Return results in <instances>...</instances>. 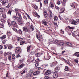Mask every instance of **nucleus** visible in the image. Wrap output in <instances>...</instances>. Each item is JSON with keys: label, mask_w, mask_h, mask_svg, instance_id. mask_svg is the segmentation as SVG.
<instances>
[{"label": "nucleus", "mask_w": 79, "mask_h": 79, "mask_svg": "<svg viewBox=\"0 0 79 79\" xmlns=\"http://www.w3.org/2000/svg\"><path fill=\"white\" fill-rule=\"evenodd\" d=\"M64 44H65L64 43L60 41H59V43L58 44V45L60 46H61L62 47H63L64 45Z\"/></svg>", "instance_id": "obj_6"}, {"label": "nucleus", "mask_w": 79, "mask_h": 79, "mask_svg": "<svg viewBox=\"0 0 79 79\" xmlns=\"http://www.w3.org/2000/svg\"><path fill=\"white\" fill-rule=\"evenodd\" d=\"M15 50L16 53H18V52L20 51V48L19 47H16L15 48Z\"/></svg>", "instance_id": "obj_3"}, {"label": "nucleus", "mask_w": 79, "mask_h": 79, "mask_svg": "<svg viewBox=\"0 0 79 79\" xmlns=\"http://www.w3.org/2000/svg\"><path fill=\"white\" fill-rule=\"evenodd\" d=\"M7 35H11V31H7Z\"/></svg>", "instance_id": "obj_47"}, {"label": "nucleus", "mask_w": 79, "mask_h": 79, "mask_svg": "<svg viewBox=\"0 0 79 79\" xmlns=\"http://www.w3.org/2000/svg\"><path fill=\"white\" fill-rule=\"evenodd\" d=\"M58 62L57 61L54 62L50 64V66L52 68H53L54 66H55L56 65H57Z\"/></svg>", "instance_id": "obj_1"}, {"label": "nucleus", "mask_w": 79, "mask_h": 79, "mask_svg": "<svg viewBox=\"0 0 79 79\" xmlns=\"http://www.w3.org/2000/svg\"><path fill=\"white\" fill-rule=\"evenodd\" d=\"M72 24H74V25H76L77 24V23L76 21L73 20L71 22Z\"/></svg>", "instance_id": "obj_20"}, {"label": "nucleus", "mask_w": 79, "mask_h": 79, "mask_svg": "<svg viewBox=\"0 0 79 79\" xmlns=\"http://www.w3.org/2000/svg\"><path fill=\"white\" fill-rule=\"evenodd\" d=\"M74 61H75V63H78V60H77V59H74Z\"/></svg>", "instance_id": "obj_52"}, {"label": "nucleus", "mask_w": 79, "mask_h": 79, "mask_svg": "<svg viewBox=\"0 0 79 79\" xmlns=\"http://www.w3.org/2000/svg\"><path fill=\"white\" fill-rule=\"evenodd\" d=\"M65 70L66 71H69V68L67 66H65Z\"/></svg>", "instance_id": "obj_40"}, {"label": "nucleus", "mask_w": 79, "mask_h": 79, "mask_svg": "<svg viewBox=\"0 0 79 79\" xmlns=\"http://www.w3.org/2000/svg\"><path fill=\"white\" fill-rule=\"evenodd\" d=\"M11 26L15 27L17 26V24L15 21H12L11 23Z\"/></svg>", "instance_id": "obj_2"}, {"label": "nucleus", "mask_w": 79, "mask_h": 79, "mask_svg": "<svg viewBox=\"0 0 79 79\" xmlns=\"http://www.w3.org/2000/svg\"><path fill=\"white\" fill-rule=\"evenodd\" d=\"M39 63L38 62L36 63V64H35V66L36 67H37L38 66H39Z\"/></svg>", "instance_id": "obj_49"}, {"label": "nucleus", "mask_w": 79, "mask_h": 79, "mask_svg": "<svg viewBox=\"0 0 79 79\" xmlns=\"http://www.w3.org/2000/svg\"><path fill=\"white\" fill-rule=\"evenodd\" d=\"M17 23L20 26H23V23L21 21L18 22Z\"/></svg>", "instance_id": "obj_21"}, {"label": "nucleus", "mask_w": 79, "mask_h": 79, "mask_svg": "<svg viewBox=\"0 0 79 79\" xmlns=\"http://www.w3.org/2000/svg\"><path fill=\"white\" fill-rule=\"evenodd\" d=\"M49 15H50L49 17L50 18H52L53 17V13H52V11H49Z\"/></svg>", "instance_id": "obj_14"}, {"label": "nucleus", "mask_w": 79, "mask_h": 79, "mask_svg": "<svg viewBox=\"0 0 79 79\" xmlns=\"http://www.w3.org/2000/svg\"><path fill=\"white\" fill-rule=\"evenodd\" d=\"M68 27L69 29H73L74 28V27H70V26H68Z\"/></svg>", "instance_id": "obj_42"}, {"label": "nucleus", "mask_w": 79, "mask_h": 79, "mask_svg": "<svg viewBox=\"0 0 79 79\" xmlns=\"http://www.w3.org/2000/svg\"><path fill=\"white\" fill-rule=\"evenodd\" d=\"M6 41H7V40H3V43L5 44V43L6 42Z\"/></svg>", "instance_id": "obj_64"}, {"label": "nucleus", "mask_w": 79, "mask_h": 79, "mask_svg": "<svg viewBox=\"0 0 79 79\" xmlns=\"http://www.w3.org/2000/svg\"><path fill=\"white\" fill-rule=\"evenodd\" d=\"M60 32L61 34H64V31H63V30H60Z\"/></svg>", "instance_id": "obj_60"}, {"label": "nucleus", "mask_w": 79, "mask_h": 79, "mask_svg": "<svg viewBox=\"0 0 79 79\" xmlns=\"http://www.w3.org/2000/svg\"><path fill=\"white\" fill-rule=\"evenodd\" d=\"M26 15H27V16L28 18L29 19H31V17H30V16H29V15H28L27 13H26Z\"/></svg>", "instance_id": "obj_54"}, {"label": "nucleus", "mask_w": 79, "mask_h": 79, "mask_svg": "<svg viewBox=\"0 0 79 79\" xmlns=\"http://www.w3.org/2000/svg\"><path fill=\"white\" fill-rule=\"evenodd\" d=\"M7 23H8V24L9 26H11V22L10 21V19H8L7 21Z\"/></svg>", "instance_id": "obj_30"}, {"label": "nucleus", "mask_w": 79, "mask_h": 79, "mask_svg": "<svg viewBox=\"0 0 79 79\" xmlns=\"http://www.w3.org/2000/svg\"><path fill=\"white\" fill-rule=\"evenodd\" d=\"M50 7H51V8H53V7H54V5H53V3L52 2L50 3Z\"/></svg>", "instance_id": "obj_38"}, {"label": "nucleus", "mask_w": 79, "mask_h": 79, "mask_svg": "<svg viewBox=\"0 0 79 79\" xmlns=\"http://www.w3.org/2000/svg\"><path fill=\"white\" fill-rule=\"evenodd\" d=\"M54 19L55 21H58V17L56 15L54 16Z\"/></svg>", "instance_id": "obj_28"}, {"label": "nucleus", "mask_w": 79, "mask_h": 79, "mask_svg": "<svg viewBox=\"0 0 79 79\" xmlns=\"http://www.w3.org/2000/svg\"><path fill=\"white\" fill-rule=\"evenodd\" d=\"M17 33L18 34H22V31L21 30H19L18 31H17Z\"/></svg>", "instance_id": "obj_31"}, {"label": "nucleus", "mask_w": 79, "mask_h": 79, "mask_svg": "<svg viewBox=\"0 0 79 79\" xmlns=\"http://www.w3.org/2000/svg\"><path fill=\"white\" fill-rule=\"evenodd\" d=\"M12 59H15V58H16V56H15L14 54H13L12 55Z\"/></svg>", "instance_id": "obj_50"}, {"label": "nucleus", "mask_w": 79, "mask_h": 79, "mask_svg": "<svg viewBox=\"0 0 79 79\" xmlns=\"http://www.w3.org/2000/svg\"><path fill=\"white\" fill-rule=\"evenodd\" d=\"M5 11V9L4 8H0V12L3 13Z\"/></svg>", "instance_id": "obj_15"}, {"label": "nucleus", "mask_w": 79, "mask_h": 79, "mask_svg": "<svg viewBox=\"0 0 79 79\" xmlns=\"http://www.w3.org/2000/svg\"><path fill=\"white\" fill-rule=\"evenodd\" d=\"M40 73V72L39 71H36L33 74L34 76H36V75H37L38 74Z\"/></svg>", "instance_id": "obj_16"}, {"label": "nucleus", "mask_w": 79, "mask_h": 79, "mask_svg": "<svg viewBox=\"0 0 79 79\" xmlns=\"http://www.w3.org/2000/svg\"><path fill=\"white\" fill-rule=\"evenodd\" d=\"M33 15L34 16H35V17H36V16H38L39 18L40 17V16L38 15V14L37 13H33Z\"/></svg>", "instance_id": "obj_23"}, {"label": "nucleus", "mask_w": 79, "mask_h": 79, "mask_svg": "<svg viewBox=\"0 0 79 79\" xmlns=\"http://www.w3.org/2000/svg\"><path fill=\"white\" fill-rule=\"evenodd\" d=\"M13 48V45H10L8 47V49H9V50H11V49Z\"/></svg>", "instance_id": "obj_39"}, {"label": "nucleus", "mask_w": 79, "mask_h": 79, "mask_svg": "<svg viewBox=\"0 0 79 79\" xmlns=\"http://www.w3.org/2000/svg\"><path fill=\"white\" fill-rule=\"evenodd\" d=\"M26 15H27V16L28 18L29 19H31V17H30V16H29V15H28L27 13H26Z\"/></svg>", "instance_id": "obj_55"}, {"label": "nucleus", "mask_w": 79, "mask_h": 79, "mask_svg": "<svg viewBox=\"0 0 79 79\" xmlns=\"http://www.w3.org/2000/svg\"><path fill=\"white\" fill-rule=\"evenodd\" d=\"M74 55L75 56H77V57H79V52H75L74 54Z\"/></svg>", "instance_id": "obj_25"}, {"label": "nucleus", "mask_w": 79, "mask_h": 79, "mask_svg": "<svg viewBox=\"0 0 79 79\" xmlns=\"http://www.w3.org/2000/svg\"><path fill=\"white\" fill-rule=\"evenodd\" d=\"M8 57L9 60L10 61H11V56H8Z\"/></svg>", "instance_id": "obj_44"}, {"label": "nucleus", "mask_w": 79, "mask_h": 79, "mask_svg": "<svg viewBox=\"0 0 79 79\" xmlns=\"http://www.w3.org/2000/svg\"><path fill=\"white\" fill-rule=\"evenodd\" d=\"M16 16L20 20H22V17H21V14L18 12H17L16 13Z\"/></svg>", "instance_id": "obj_4"}, {"label": "nucleus", "mask_w": 79, "mask_h": 79, "mask_svg": "<svg viewBox=\"0 0 79 79\" xmlns=\"http://www.w3.org/2000/svg\"><path fill=\"white\" fill-rule=\"evenodd\" d=\"M53 77H54V78H55V79H56V78H57L58 76V73H57V72H53Z\"/></svg>", "instance_id": "obj_5"}, {"label": "nucleus", "mask_w": 79, "mask_h": 79, "mask_svg": "<svg viewBox=\"0 0 79 79\" xmlns=\"http://www.w3.org/2000/svg\"><path fill=\"white\" fill-rule=\"evenodd\" d=\"M44 16L45 18H47V13L46 11H44Z\"/></svg>", "instance_id": "obj_24"}, {"label": "nucleus", "mask_w": 79, "mask_h": 79, "mask_svg": "<svg viewBox=\"0 0 79 79\" xmlns=\"http://www.w3.org/2000/svg\"><path fill=\"white\" fill-rule=\"evenodd\" d=\"M62 4L63 6H65L66 5V3L64 2H62Z\"/></svg>", "instance_id": "obj_53"}, {"label": "nucleus", "mask_w": 79, "mask_h": 79, "mask_svg": "<svg viewBox=\"0 0 79 79\" xmlns=\"http://www.w3.org/2000/svg\"><path fill=\"white\" fill-rule=\"evenodd\" d=\"M50 77L48 76H46L44 77V79H50Z\"/></svg>", "instance_id": "obj_37"}, {"label": "nucleus", "mask_w": 79, "mask_h": 79, "mask_svg": "<svg viewBox=\"0 0 79 79\" xmlns=\"http://www.w3.org/2000/svg\"><path fill=\"white\" fill-rule=\"evenodd\" d=\"M45 74H46V75H48V74H50L52 73V72L51 71V70H48L45 72Z\"/></svg>", "instance_id": "obj_9"}, {"label": "nucleus", "mask_w": 79, "mask_h": 79, "mask_svg": "<svg viewBox=\"0 0 79 79\" xmlns=\"http://www.w3.org/2000/svg\"><path fill=\"white\" fill-rule=\"evenodd\" d=\"M2 16L3 18H4V19H6V14H2Z\"/></svg>", "instance_id": "obj_27"}, {"label": "nucleus", "mask_w": 79, "mask_h": 79, "mask_svg": "<svg viewBox=\"0 0 79 79\" xmlns=\"http://www.w3.org/2000/svg\"><path fill=\"white\" fill-rule=\"evenodd\" d=\"M30 59L31 60V61H34V57L33 56L32 57H30Z\"/></svg>", "instance_id": "obj_46"}, {"label": "nucleus", "mask_w": 79, "mask_h": 79, "mask_svg": "<svg viewBox=\"0 0 79 79\" xmlns=\"http://www.w3.org/2000/svg\"><path fill=\"white\" fill-rule=\"evenodd\" d=\"M2 3L3 5H6V3H8V0L2 1Z\"/></svg>", "instance_id": "obj_7"}, {"label": "nucleus", "mask_w": 79, "mask_h": 79, "mask_svg": "<svg viewBox=\"0 0 79 79\" xmlns=\"http://www.w3.org/2000/svg\"><path fill=\"white\" fill-rule=\"evenodd\" d=\"M26 76L27 77H32V74L31 73H29L27 74Z\"/></svg>", "instance_id": "obj_22"}, {"label": "nucleus", "mask_w": 79, "mask_h": 79, "mask_svg": "<svg viewBox=\"0 0 79 79\" xmlns=\"http://www.w3.org/2000/svg\"><path fill=\"white\" fill-rule=\"evenodd\" d=\"M26 15H27V16L28 18L29 19H31V17H30V16H29V15H28L27 13H26Z\"/></svg>", "instance_id": "obj_56"}, {"label": "nucleus", "mask_w": 79, "mask_h": 79, "mask_svg": "<svg viewBox=\"0 0 79 79\" xmlns=\"http://www.w3.org/2000/svg\"><path fill=\"white\" fill-rule=\"evenodd\" d=\"M32 60H31V59L30 58V59H28L27 60V62H29V63H31V62H32Z\"/></svg>", "instance_id": "obj_63"}, {"label": "nucleus", "mask_w": 79, "mask_h": 79, "mask_svg": "<svg viewBox=\"0 0 79 79\" xmlns=\"http://www.w3.org/2000/svg\"><path fill=\"white\" fill-rule=\"evenodd\" d=\"M32 7L34 8H35V9H37L38 8V7L37 6V5H34L32 6Z\"/></svg>", "instance_id": "obj_34"}, {"label": "nucleus", "mask_w": 79, "mask_h": 79, "mask_svg": "<svg viewBox=\"0 0 79 79\" xmlns=\"http://www.w3.org/2000/svg\"><path fill=\"white\" fill-rule=\"evenodd\" d=\"M59 42H60L59 40H54L52 42L53 43H54V44H55L57 45H58L59 43Z\"/></svg>", "instance_id": "obj_13"}, {"label": "nucleus", "mask_w": 79, "mask_h": 79, "mask_svg": "<svg viewBox=\"0 0 79 79\" xmlns=\"http://www.w3.org/2000/svg\"><path fill=\"white\" fill-rule=\"evenodd\" d=\"M4 27V25L3 24L0 23V28H3Z\"/></svg>", "instance_id": "obj_41"}, {"label": "nucleus", "mask_w": 79, "mask_h": 79, "mask_svg": "<svg viewBox=\"0 0 79 79\" xmlns=\"http://www.w3.org/2000/svg\"><path fill=\"white\" fill-rule=\"evenodd\" d=\"M17 41H18L19 42H21V41H22L23 40V39L22 38L20 37H17Z\"/></svg>", "instance_id": "obj_12"}, {"label": "nucleus", "mask_w": 79, "mask_h": 79, "mask_svg": "<svg viewBox=\"0 0 79 79\" xmlns=\"http://www.w3.org/2000/svg\"><path fill=\"white\" fill-rule=\"evenodd\" d=\"M60 69V67H56L55 70V71L56 72L58 71Z\"/></svg>", "instance_id": "obj_19"}, {"label": "nucleus", "mask_w": 79, "mask_h": 79, "mask_svg": "<svg viewBox=\"0 0 79 79\" xmlns=\"http://www.w3.org/2000/svg\"><path fill=\"white\" fill-rule=\"evenodd\" d=\"M11 6V4L9 3L8 4L7 6L6 7V8H10Z\"/></svg>", "instance_id": "obj_57"}, {"label": "nucleus", "mask_w": 79, "mask_h": 79, "mask_svg": "<svg viewBox=\"0 0 79 79\" xmlns=\"http://www.w3.org/2000/svg\"><path fill=\"white\" fill-rule=\"evenodd\" d=\"M37 69L40 70H42L43 69L41 67H37Z\"/></svg>", "instance_id": "obj_59"}, {"label": "nucleus", "mask_w": 79, "mask_h": 79, "mask_svg": "<svg viewBox=\"0 0 79 79\" xmlns=\"http://www.w3.org/2000/svg\"><path fill=\"white\" fill-rule=\"evenodd\" d=\"M50 58V56H49V55H48V56L46 60H45V59H44V60H49Z\"/></svg>", "instance_id": "obj_35"}, {"label": "nucleus", "mask_w": 79, "mask_h": 79, "mask_svg": "<svg viewBox=\"0 0 79 79\" xmlns=\"http://www.w3.org/2000/svg\"><path fill=\"white\" fill-rule=\"evenodd\" d=\"M31 48V46H28L27 47V52H29V50H30V48Z\"/></svg>", "instance_id": "obj_45"}, {"label": "nucleus", "mask_w": 79, "mask_h": 79, "mask_svg": "<svg viewBox=\"0 0 79 79\" xmlns=\"http://www.w3.org/2000/svg\"><path fill=\"white\" fill-rule=\"evenodd\" d=\"M64 11H65V9L62 8L60 9V13H62L64 12Z\"/></svg>", "instance_id": "obj_29"}, {"label": "nucleus", "mask_w": 79, "mask_h": 79, "mask_svg": "<svg viewBox=\"0 0 79 79\" xmlns=\"http://www.w3.org/2000/svg\"><path fill=\"white\" fill-rule=\"evenodd\" d=\"M36 36L37 39L39 40H40V39H42V35H39L37 33L36 34Z\"/></svg>", "instance_id": "obj_8"}, {"label": "nucleus", "mask_w": 79, "mask_h": 79, "mask_svg": "<svg viewBox=\"0 0 79 79\" xmlns=\"http://www.w3.org/2000/svg\"><path fill=\"white\" fill-rule=\"evenodd\" d=\"M26 72V71L24 70L21 73V75H23V74H24V73H25Z\"/></svg>", "instance_id": "obj_62"}, {"label": "nucleus", "mask_w": 79, "mask_h": 79, "mask_svg": "<svg viewBox=\"0 0 79 79\" xmlns=\"http://www.w3.org/2000/svg\"><path fill=\"white\" fill-rule=\"evenodd\" d=\"M6 19H3V18H1L0 21L1 22L3 23H5V21H6Z\"/></svg>", "instance_id": "obj_17"}, {"label": "nucleus", "mask_w": 79, "mask_h": 79, "mask_svg": "<svg viewBox=\"0 0 79 79\" xmlns=\"http://www.w3.org/2000/svg\"><path fill=\"white\" fill-rule=\"evenodd\" d=\"M42 24H44L45 26H47V24H48V22L45 21V20H43L42 21Z\"/></svg>", "instance_id": "obj_11"}, {"label": "nucleus", "mask_w": 79, "mask_h": 79, "mask_svg": "<svg viewBox=\"0 0 79 79\" xmlns=\"http://www.w3.org/2000/svg\"><path fill=\"white\" fill-rule=\"evenodd\" d=\"M25 64H22L20 65L18 67L19 69H21V68H23V67H24V66H25Z\"/></svg>", "instance_id": "obj_18"}, {"label": "nucleus", "mask_w": 79, "mask_h": 79, "mask_svg": "<svg viewBox=\"0 0 79 79\" xmlns=\"http://www.w3.org/2000/svg\"><path fill=\"white\" fill-rule=\"evenodd\" d=\"M6 37V35H2V37H0V39H5Z\"/></svg>", "instance_id": "obj_26"}, {"label": "nucleus", "mask_w": 79, "mask_h": 79, "mask_svg": "<svg viewBox=\"0 0 79 79\" xmlns=\"http://www.w3.org/2000/svg\"><path fill=\"white\" fill-rule=\"evenodd\" d=\"M13 19L15 20V21H16L18 19V18L16 17V16H14L13 17Z\"/></svg>", "instance_id": "obj_36"}, {"label": "nucleus", "mask_w": 79, "mask_h": 79, "mask_svg": "<svg viewBox=\"0 0 79 79\" xmlns=\"http://www.w3.org/2000/svg\"><path fill=\"white\" fill-rule=\"evenodd\" d=\"M35 56H36V57H39L40 56V55L39 53H38L35 55Z\"/></svg>", "instance_id": "obj_33"}, {"label": "nucleus", "mask_w": 79, "mask_h": 79, "mask_svg": "<svg viewBox=\"0 0 79 79\" xmlns=\"http://www.w3.org/2000/svg\"><path fill=\"white\" fill-rule=\"evenodd\" d=\"M23 30L24 32H28L29 31V29L26 27H24L23 28Z\"/></svg>", "instance_id": "obj_10"}, {"label": "nucleus", "mask_w": 79, "mask_h": 79, "mask_svg": "<svg viewBox=\"0 0 79 79\" xmlns=\"http://www.w3.org/2000/svg\"><path fill=\"white\" fill-rule=\"evenodd\" d=\"M59 18L61 21H64V19H63V18L61 17L60 16H59Z\"/></svg>", "instance_id": "obj_61"}, {"label": "nucleus", "mask_w": 79, "mask_h": 79, "mask_svg": "<svg viewBox=\"0 0 79 79\" xmlns=\"http://www.w3.org/2000/svg\"><path fill=\"white\" fill-rule=\"evenodd\" d=\"M6 54L8 55H9V56H10V55H11L12 54L11 52H7L6 53Z\"/></svg>", "instance_id": "obj_48"}, {"label": "nucleus", "mask_w": 79, "mask_h": 79, "mask_svg": "<svg viewBox=\"0 0 79 79\" xmlns=\"http://www.w3.org/2000/svg\"><path fill=\"white\" fill-rule=\"evenodd\" d=\"M24 42H25L24 41H22L20 43V45H23V44H24Z\"/></svg>", "instance_id": "obj_58"}, {"label": "nucleus", "mask_w": 79, "mask_h": 79, "mask_svg": "<svg viewBox=\"0 0 79 79\" xmlns=\"http://www.w3.org/2000/svg\"><path fill=\"white\" fill-rule=\"evenodd\" d=\"M48 2V0H44V3H47Z\"/></svg>", "instance_id": "obj_51"}, {"label": "nucleus", "mask_w": 79, "mask_h": 79, "mask_svg": "<svg viewBox=\"0 0 79 79\" xmlns=\"http://www.w3.org/2000/svg\"><path fill=\"white\" fill-rule=\"evenodd\" d=\"M35 53V52H30V54L29 55V56H30V55H33Z\"/></svg>", "instance_id": "obj_32"}, {"label": "nucleus", "mask_w": 79, "mask_h": 79, "mask_svg": "<svg viewBox=\"0 0 79 79\" xmlns=\"http://www.w3.org/2000/svg\"><path fill=\"white\" fill-rule=\"evenodd\" d=\"M13 30L14 31H15L16 33L18 32V30L17 29H16L15 28H12Z\"/></svg>", "instance_id": "obj_43"}]
</instances>
